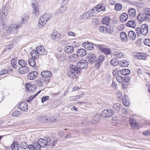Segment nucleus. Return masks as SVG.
I'll return each mask as SVG.
<instances>
[{"label":"nucleus","mask_w":150,"mask_h":150,"mask_svg":"<svg viewBox=\"0 0 150 150\" xmlns=\"http://www.w3.org/2000/svg\"><path fill=\"white\" fill-rule=\"evenodd\" d=\"M105 6L102 3H100L99 4L96 5L94 8L90 10L87 12L83 13L81 16V18L83 19H88L89 17L91 16H95L97 13L100 12L101 11H105Z\"/></svg>","instance_id":"1"},{"label":"nucleus","mask_w":150,"mask_h":150,"mask_svg":"<svg viewBox=\"0 0 150 150\" xmlns=\"http://www.w3.org/2000/svg\"><path fill=\"white\" fill-rule=\"evenodd\" d=\"M143 12L139 14L137 18L139 22H142L144 21L149 22L150 21V8H145L143 9Z\"/></svg>","instance_id":"2"},{"label":"nucleus","mask_w":150,"mask_h":150,"mask_svg":"<svg viewBox=\"0 0 150 150\" xmlns=\"http://www.w3.org/2000/svg\"><path fill=\"white\" fill-rule=\"evenodd\" d=\"M21 27L22 25L20 23L11 24L8 26V30L11 33L16 35L18 32V30Z\"/></svg>","instance_id":"3"},{"label":"nucleus","mask_w":150,"mask_h":150,"mask_svg":"<svg viewBox=\"0 0 150 150\" xmlns=\"http://www.w3.org/2000/svg\"><path fill=\"white\" fill-rule=\"evenodd\" d=\"M52 17V15L49 13L45 14L41 16L39 21V24L41 27L45 25Z\"/></svg>","instance_id":"4"},{"label":"nucleus","mask_w":150,"mask_h":150,"mask_svg":"<svg viewBox=\"0 0 150 150\" xmlns=\"http://www.w3.org/2000/svg\"><path fill=\"white\" fill-rule=\"evenodd\" d=\"M114 111L111 109L103 110L101 113L102 117H104L108 118L112 116L114 114Z\"/></svg>","instance_id":"5"},{"label":"nucleus","mask_w":150,"mask_h":150,"mask_svg":"<svg viewBox=\"0 0 150 150\" xmlns=\"http://www.w3.org/2000/svg\"><path fill=\"white\" fill-rule=\"evenodd\" d=\"M88 62L85 60H80L78 63V67L80 69V72L82 69L86 68L88 66Z\"/></svg>","instance_id":"6"},{"label":"nucleus","mask_w":150,"mask_h":150,"mask_svg":"<svg viewBox=\"0 0 150 150\" xmlns=\"http://www.w3.org/2000/svg\"><path fill=\"white\" fill-rule=\"evenodd\" d=\"M88 59L89 62L91 64L95 62L97 60L96 56L92 53H90L88 54Z\"/></svg>","instance_id":"7"},{"label":"nucleus","mask_w":150,"mask_h":150,"mask_svg":"<svg viewBox=\"0 0 150 150\" xmlns=\"http://www.w3.org/2000/svg\"><path fill=\"white\" fill-rule=\"evenodd\" d=\"M18 108L22 111L27 112L28 110V106L25 101L22 102L18 106Z\"/></svg>","instance_id":"8"},{"label":"nucleus","mask_w":150,"mask_h":150,"mask_svg":"<svg viewBox=\"0 0 150 150\" xmlns=\"http://www.w3.org/2000/svg\"><path fill=\"white\" fill-rule=\"evenodd\" d=\"M148 32V25L146 24H144L141 26V33L143 35H146Z\"/></svg>","instance_id":"9"},{"label":"nucleus","mask_w":150,"mask_h":150,"mask_svg":"<svg viewBox=\"0 0 150 150\" xmlns=\"http://www.w3.org/2000/svg\"><path fill=\"white\" fill-rule=\"evenodd\" d=\"M62 35L57 32H53L52 35V38L55 41L57 42L60 40Z\"/></svg>","instance_id":"10"},{"label":"nucleus","mask_w":150,"mask_h":150,"mask_svg":"<svg viewBox=\"0 0 150 150\" xmlns=\"http://www.w3.org/2000/svg\"><path fill=\"white\" fill-rule=\"evenodd\" d=\"M82 45L84 48L89 50H92L94 48L93 44L90 43L88 42H83L82 44Z\"/></svg>","instance_id":"11"},{"label":"nucleus","mask_w":150,"mask_h":150,"mask_svg":"<svg viewBox=\"0 0 150 150\" xmlns=\"http://www.w3.org/2000/svg\"><path fill=\"white\" fill-rule=\"evenodd\" d=\"M41 74L42 77L46 78H50L52 76L51 72L48 71H43L41 72Z\"/></svg>","instance_id":"12"},{"label":"nucleus","mask_w":150,"mask_h":150,"mask_svg":"<svg viewBox=\"0 0 150 150\" xmlns=\"http://www.w3.org/2000/svg\"><path fill=\"white\" fill-rule=\"evenodd\" d=\"M37 52L40 54L46 55L47 54V51H46L42 46L38 47L36 48Z\"/></svg>","instance_id":"13"},{"label":"nucleus","mask_w":150,"mask_h":150,"mask_svg":"<svg viewBox=\"0 0 150 150\" xmlns=\"http://www.w3.org/2000/svg\"><path fill=\"white\" fill-rule=\"evenodd\" d=\"M29 71V69L26 66L20 67L18 69V72L21 74H26Z\"/></svg>","instance_id":"14"},{"label":"nucleus","mask_w":150,"mask_h":150,"mask_svg":"<svg viewBox=\"0 0 150 150\" xmlns=\"http://www.w3.org/2000/svg\"><path fill=\"white\" fill-rule=\"evenodd\" d=\"M46 81V80L43 78V77H40L38 78L37 79V83L38 86H42L45 84Z\"/></svg>","instance_id":"15"},{"label":"nucleus","mask_w":150,"mask_h":150,"mask_svg":"<svg viewBox=\"0 0 150 150\" xmlns=\"http://www.w3.org/2000/svg\"><path fill=\"white\" fill-rule=\"evenodd\" d=\"M38 72L34 71L29 73L27 76V79L29 80H33L37 76Z\"/></svg>","instance_id":"16"},{"label":"nucleus","mask_w":150,"mask_h":150,"mask_svg":"<svg viewBox=\"0 0 150 150\" xmlns=\"http://www.w3.org/2000/svg\"><path fill=\"white\" fill-rule=\"evenodd\" d=\"M37 142L41 147H46L47 145L48 142L47 141L43 139H39Z\"/></svg>","instance_id":"17"},{"label":"nucleus","mask_w":150,"mask_h":150,"mask_svg":"<svg viewBox=\"0 0 150 150\" xmlns=\"http://www.w3.org/2000/svg\"><path fill=\"white\" fill-rule=\"evenodd\" d=\"M77 53L78 56L83 57L86 54L87 52L85 49L83 48L79 49L77 51Z\"/></svg>","instance_id":"18"},{"label":"nucleus","mask_w":150,"mask_h":150,"mask_svg":"<svg viewBox=\"0 0 150 150\" xmlns=\"http://www.w3.org/2000/svg\"><path fill=\"white\" fill-rule=\"evenodd\" d=\"M136 58L138 59H143L145 60L146 58V54L143 53H136V54H134Z\"/></svg>","instance_id":"19"},{"label":"nucleus","mask_w":150,"mask_h":150,"mask_svg":"<svg viewBox=\"0 0 150 150\" xmlns=\"http://www.w3.org/2000/svg\"><path fill=\"white\" fill-rule=\"evenodd\" d=\"M32 6L33 9V13L36 16L38 15L39 13V8L38 4L36 3H33Z\"/></svg>","instance_id":"20"},{"label":"nucleus","mask_w":150,"mask_h":150,"mask_svg":"<svg viewBox=\"0 0 150 150\" xmlns=\"http://www.w3.org/2000/svg\"><path fill=\"white\" fill-rule=\"evenodd\" d=\"M139 127L138 122L136 121L134 118H132V128L135 129H138Z\"/></svg>","instance_id":"21"},{"label":"nucleus","mask_w":150,"mask_h":150,"mask_svg":"<svg viewBox=\"0 0 150 150\" xmlns=\"http://www.w3.org/2000/svg\"><path fill=\"white\" fill-rule=\"evenodd\" d=\"M74 51V48L72 46H68L64 47V52L67 54L71 53Z\"/></svg>","instance_id":"22"},{"label":"nucleus","mask_w":150,"mask_h":150,"mask_svg":"<svg viewBox=\"0 0 150 150\" xmlns=\"http://www.w3.org/2000/svg\"><path fill=\"white\" fill-rule=\"evenodd\" d=\"M120 38L121 41L125 42L127 41L128 37L125 33L122 32L120 33Z\"/></svg>","instance_id":"23"},{"label":"nucleus","mask_w":150,"mask_h":150,"mask_svg":"<svg viewBox=\"0 0 150 150\" xmlns=\"http://www.w3.org/2000/svg\"><path fill=\"white\" fill-rule=\"evenodd\" d=\"M39 53L37 52L36 50H33L30 53L31 57L34 58L35 59H37L39 56Z\"/></svg>","instance_id":"24"},{"label":"nucleus","mask_w":150,"mask_h":150,"mask_svg":"<svg viewBox=\"0 0 150 150\" xmlns=\"http://www.w3.org/2000/svg\"><path fill=\"white\" fill-rule=\"evenodd\" d=\"M79 56L77 54H74L69 57V58L71 62H75L79 59Z\"/></svg>","instance_id":"25"},{"label":"nucleus","mask_w":150,"mask_h":150,"mask_svg":"<svg viewBox=\"0 0 150 150\" xmlns=\"http://www.w3.org/2000/svg\"><path fill=\"white\" fill-rule=\"evenodd\" d=\"M67 7L62 6L61 7L57 10L55 14L58 15V14H61L64 12L67 9Z\"/></svg>","instance_id":"26"},{"label":"nucleus","mask_w":150,"mask_h":150,"mask_svg":"<svg viewBox=\"0 0 150 150\" xmlns=\"http://www.w3.org/2000/svg\"><path fill=\"white\" fill-rule=\"evenodd\" d=\"M128 18V15L126 13H124L120 16V20L121 21L124 22L127 20Z\"/></svg>","instance_id":"27"},{"label":"nucleus","mask_w":150,"mask_h":150,"mask_svg":"<svg viewBox=\"0 0 150 150\" xmlns=\"http://www.w3.org/2000/svg\"><path fill=\"white\" fill-rule=\"evenodd\" d=\"M57 58L58 60L60 62L64 61L66 59V55L64 54L57 55Z\"/></svg>","instance_id":"28"},{"label":"nucleus","mask_w":150,"mask_h":150,"mask_svg":"<svg viewBox=\"0 0 150 150\" xmlns=\"http://www.w3.org/2000/svg\"><path fill=\"white\" fill-rule=\"evenodd\" d=\"M119 65L122 67H126L128 65V63L126 60H123L119 62Z\"/></svg>","instance_id":"29"},{"label":"nucleus","mask_w":150,"mask_h":150,"mask_svg":"<svg viewBox=\"0 0 150 150\" xmlns=\"http://www.w3.org/2000/svg\"><path fill=\"white\" fill-rule=\"evenodd\" d=\"M70 68L77 74H79L80 73V69H79L78 66H76L75 65H72L70 67Z\"/></svg>","instance_id":"30"},{"label":"nucleus","mask_w":150,"mask_h":150,"mask_svg":"<svg viewBox=\"0 0 150 150\" xmlns=\"http://www.w3.org/2000/svg\"><path fill=\"white\" fill-rule=\"evenodd\" d=\"M25 86L28 91H32L33 88L34 89H33V91H35V85L32 86L30 83H26Z\"/></svg>","instance_id":"31"},{"label":"nucleus","mask_w":150,"mask_h":150,"mask_svg":"<svg viewBox=\"0 0 150 150\" xmlns=\"http://www.w3.org/2000/svg\"><path fill=\"white\" fill-rule=\"evenodd\" d=\"M18 142L16 141L13 142L11 145V148L12 150H18Z\"/></svg>","instance_id":"32"},{"label":"nucleus","mask_w":150,"mask_h":150,"mask_svg":"<svg viewBox=\"0 0 150 150\" xmlns=\"http://www.w3.org/2000/svg\"><path fill=\"white\" fill-rule=\"evenodd\" d=\"M130 73V70L128 69H123L120 71V73L123 75H127Z\"/></svg>","instance_id":"33"},{"label":"nucleus","mask_w":150,"mask_h":150,"mask_svg":"<svg viewBox=\"0 0 150 150\" xmlns=\"http://www.w3.org/2000/svg\"><path fill=\"white\" fill-rule=\"evenodd\" d=\"M28 63L31 67H34L36 65V62L35 60L32 58H30L28 60Z\"/></svg>","instance_id":"34"},{"label":"nucleus","mask_w":150,"mask_h":150,"mask_svg":"<svg viewBox=\"0 0 150 150\" xmlns=\"http://www.w3.org/2000/svg\"><path fill=\"white\" fill-rule=\"evenodd\" d=\"M110 63L112 65L116 67L119 64V62H118L116 59L113 58L111 60Z\"/></svg>","instance_id":"35"},{"label":"nucleus","mask_w":150,"mask_h":150,"mask_svg":"<svg viewBox=\"0 0 150 150\" xmlns=\"http://www.w3.org/2000/svg\"><path fill=\"white\" fill-rule=\"evenodd\" d=\"M20 147L22 149H25L28 147V144L26 142H22L19 144Z\"/></svg>","instance_id":"36"},{"label":"nucleus","mask_w":150,"mask_h":150,"mask_svg":"<svg viewBox=\"0 0 150 150\" xmlns=\"http://www.w3.org/2000/svg\"><path fill=\"white\" fill-rule=\"evenodd\" d=\"M7 14V12L5 11V10H4L3 9H2L1 13V16L3 21H4V18H5V17H6Z\"/></svg>","instance_id":"37"},{"label":"nucleus","mask_w":150,"mask_h":150,"mask_svg":"<svg viewBox=\"0 0 150 150\" xmlns=\"http://www.w3.org/2000/svg\"><path fill=\"white\" fill-rule=\"evenodd\" d=\"M19 64L22 67H25L27 65V63L24 60L21 59L18 60Z\"/></svg>","instance_id":"38"},{"label":"nucleus","mask_w":150,"mask_h":150,"mask_svg":"<svg viewBox=\"0 0 150 150\" xmlns=\"http://www.w3.org/2000/svg\"><path fill=\"white\" fill-rule=\"evenodd\" d=\"M103 24L108 25L109 23V18L108 17L104 18L102 21Z\"/></svg>","instance_id":"39"},{"label":"nucleus","mask_w":150,"mask_h":150,"mask_svg":"<svg viewBox=\"0 0 150 150\" xmlns=\"http://www.w3.org/2000/svg\"><path fill=\"white\" fill-rule=\"evenodd\" d=\"M16 60L15 58H13L11 60V63L13 67L15 69L17 68L18 65L16 64Z\"/></svg>","instance_id":"40"},{"label":"nucleus","mask_w":150,"mask_h":150,"mask_svg":"<svg viewBox=\"0 0 150 150\" xmlns=\"http://www.w3.org/2000/svg\"><path fill=\"white\" fill-rule=\"evenodd\" d=\"M120 68H117L115 69L112 72L113 74L115 76L119 75L120 72Z\"/></svg>","instance_id":"41"},{"label":"nucleus","mask_w":150,"mask_h":150,"mask_svg":"<svg viewBox=\"0 0 150 150\" xmlns=\"http://www.w3.org/2000/svg\"><path fill=\"white\" fill-rule=\"evenodd\" d=\"M34 147L35 150H40L41 149V147L39 144L38 142H34Z\"/></svg>","instance_id":"42"},{"label":"nucleus","mask_w":150,"mask_h":150,"mask_svg":"<svg viewBox=\"0 0 150 150\" xmlns=\"http://www.w3.org/2000/svg\"><path fill=\"white\" fill-rule=\"evenodd\" d=\"M120 104L119 103L115 104L112 107L113 108L117 110H120Z\"/></svg>","instance_id":"43"},{"label":"nucleus","mask_w":150,"mask_h":150,"mask_svg":"<svg viewBox=\"0 0 150 150\" xmlns=\"http://www.w3.org/2000/svg\"><path fill=\"white\" fill-rule=\"evenodd\" d=\"M94 45L97 48H98L101 50L102 51H103L104 49V48L105 46L103 45L100 44V45H96L94 44Z\"/></svg>","instance_id":"44"},{"label":"nucleus","mask_w":150,"mask_h":150,"mask_svg":"<svg viewBox=\"0 0 150 150\" xmlns=\"http://www.w3.org/2000/svg\"><path fill=\"white\" fill-rule=\"evenodd\" d=\"M122 101L124 105L126 107L129 106L130 104V102L128 99H126Z\"/></svg>","instance_id":"45"},{"label":"nucleus","mask_w":150,"mask_h":150,"mask_svg":"<svg viewBox=\"0 0 150 150\" xmlns=\"http://www.w3.org/2000/svg\"><path fill=\"white\" fill-rule=\"evenodd\" d=\"M143 43L144 45L150 47V39L147 38L144 40Z\"/></svg>","instance_id":"46"},{"label":"nucleus","mask_w":150,"mask_h":150,"mask_svg":"<svg viewBox=\"0 0 150 150\" xmlns=\"http://www.w3.org/2000/svg\"><path fill=\"white\" fill-rule=\"evenodd\" d=\"M122 8L121 4L120 3H118L116 4L115 6V10L117 11H119L121 10Z\"/></svg>","instance_id":"47"},{"label":"nucleus","mask_w":150,"mask_h":150,"mask_svg":"<svg viewBox=\"0 0 150 150\" xmlns=\"http://www.w3.org/2000/svg\"><path fill=\"white\" fill-rule=\"evenodd\" d=\"M105 57L104 56L102 55H100L98 59V62L101 63L104 60Z\"/></svg>","instance_id":"48"},{"label":"nucleus","mask_w":150,"mask_h":150,"mask_svg":"<svg viewBox=\"0 0 150 150\" xmlns=\"http://www.w3.org/2000/svg\"><path fill=\"white\" fill-rule=\"evenodd\" d=\"M106 28V30L107 32L109 33H111L113 32V29L112 27L108 26Z\"/></svg>","instance_id":"49"},{"label":"nucleus","mask_w":150,"mask_h":150,"mask_svg":"<svg viewBox=\"0 0 150 150\" xmlns=\"http://www.w3.org/2000/svg\"><path fill=\"white\" fill-rule=\"evenodd\" d=\"M116 79L117 82L119 83H121L123 82L124 79H123V77L121 76H118L116 77Z\"/></svg>","instance_id":"50"},{"label":"nucleus","mask_w":150,"mask_h":150,"mask_svg":"<svg viewBox=\"0 0 150 150\" xmlns=\"http://www.w3.org/2000/svg\"><path fill=\"white\" fill-rule=\"evenodd\" d=\"M29 18L27 16H24L22 17L21 23L23 24L25 23L28 20Z\"/></svg>","instance_id":"51"},{"label":"nucleus","mask_w":150,"mask_h":150,"mask_svg":"<svg viewBox=\"0 0 150 150\" xmlns=\"http://www.w3.org/2000/svg\"><path fill=\"white\" fill-rule=\"evenodd\" d=\"M115 55L117 57L121 58L123 57L124 54L122 52H116Z\"/></svg>","instance_id":"52"},{"label":"nucleus","mask_w":150,"mask_h":150,"mask_svg":"<svg viewBox=\"0 0 150 150\" xmlns=\"http://www.w3.org/2000/svg\"><path fill=\"white\" fill-rule=\"evenodd\" d=\"M102 52H104L106 54H110V51L109 49L105 48H104Z\"/></svg>","instance_id":"53"},{"label":"nucleus","mask_w":150,"mask_h":150,"mask_svg":"<svg viewBox=\"0 0 150 150\" xmlns=\"http://www.w3.org/2000/svg\"><path fill=\"white\" fill-rule=\"evenodd\" d=\"M69 77L71 78H73L75 75V74L72 71H71L69 73Z\"/></svg>","instance_id":"54"},{"label":"nucleus","mask_w":150,"mask_h":150,"mask_svg":"<svg viewBox=\"0 0 150 150\" xmlns=\"http://www.w3.org/2000/svg\"><path fill=\"white\" fill-rule=\"evenodd\" d=\"M20 115V112L18 111H15L12 113V115L14 117L19 116Z\"/></svg>","instance_id":"55"},{"label":"nucleus","mask_w":150,"mask_h":150,"mask_svg":"<svg viewBox=\"0 0 150 150\" xmlns=\"http://www.w3.org/2000/svg\"><path fill=\"white\" fill-rule=\"evenodd\" d=\"M106 28L104 26L102 25L99 27V29L100 32H104L106 30Z\"/></svg>","instance_id":"56"},{"label":"nucleus","mask_w":150,"mask_h":150,"mask_svg":"<svg viewBox=\"0 0 150 150\" xmlns=\"http://www.w3.org/2000/svg\"><path fill=\"white\" fill-rule=\"evenodd\" d=\"M131 78L128 76H126L125 77V78L123 79V81L125 82H129Z\"/></svg>","instance_id":"57"},{"label":"nucleus","mask_w":150,"mask_h":150,"mask_svg":"<svg viewBox=\"0 0 150 150\" xmlns=\"http://www.w3.org/2000/svg\"><path fill=\"white\" fill-rule=\"evenodd\" d=\"M49 96H46L43 97L41 101L42 103H43L44 101H45L48 100L49 98Z\"/></svg>","instance_id":"58"},{"label":"nucleus","mask_w":150,"mask_h":150,"mask_svg":"<svg viewBox=\"0 0 150 150\" xmlns=\"http://www.w3.org/2000/svg\"><path fill=\"white\" fill-rule=\"evenodd\" d=\"M136 12L134 8H132V17H134L136 16Z\"/></svg>","instance_id":"59"},{"label":"nucleus","mask_w":150,"mask_h":150,"mask_svg":"<svg viewBox=\"0 0 150 150\" xmlns=\"http://www.w3.org/2000/svg\"><path fill=\"white\" fill-rule=\"evenodd\" d=\"M33 145L31 144L29 145V146H28L30 150H34L35 149L34 147V142L33 143Z\"/></svg>","instance_id":"60"},{"label":"nucleus","mask_w":150,"mask_h":150,"mask_svg":"<svg viewBox=\"0 0 150 150\" xmlns=\"http://www.w3.org/2000/svg\"><path fill=\"white\" fill-rule=\"evenodd\" d=\"M7 72V71L6 69H2V70L0 72V75H4L6 74Z\"/></svg>","instance_id":"61"},{"label":"nucleus","mask_w":150,"mask_h":150,"mask_svg":"<svg viewBox=\"0 0 150 150\" xmlns=\"http://www.w3.org/2000/svg\"><path fill=\"white\" fill-rule=\"evenodd\" d=\"M136 6H141V4L140 3L137 2H134L132 3V5Z\"/></svg>","instance_id":"62"},{"label":"nucleus","mask_w":150,"mask_h":150,"mask_svg":"<svg viewBox=\"0 0 150 150\" xmlns=\"http://www.w3.org/2000/svg\"><path fill=\"white\" fill-rule=\"evenodd\" d=\"M132 40H134L136 38V35L135 32L132 30Z\"/></svg>","instance_id":"63"},{"label":"nucleus","mask_w":150,"mask_h":150,"mask_svg":"<svg viewBox=\"0 0 150 150\" xmlns=\"http://www.w3.org/2000/svg\"><path fill=\"white\" fill-rule=\"evenodd\" d=\"M124 28V25H120L118 26L117 27V28L120 30H122Z\"/></svg>","instance_id":"64"}]
</instances>
